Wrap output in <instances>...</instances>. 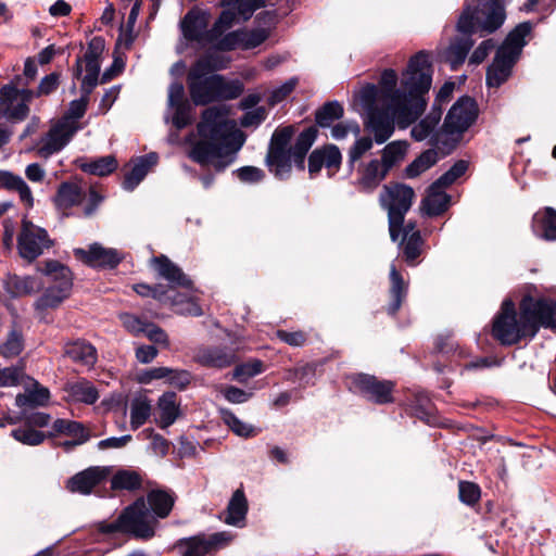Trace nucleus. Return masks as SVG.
<instances>
[{
	"mask_svg": "<svg viewBox=\"0 0 556 556\" xmlns=\"http://www.w3.org/2000/svg\"><path fill=\"white\" fill-rule=\"evenodd\" d=\"M263 371V364L260 361H252L242 365H239L233 370V378L240 382H244L247 379L254 377Z\"/></svg>",
	"mask_w": 556,
	"mask_h": 556,
	"instance_id": "obj_55",
	"label": "nucleus"
},
{
	"mask_svg": "<svg viewBox=\"0 0 556 556\" xmlns=\"http://www.w3.org/2000/svg\"><path fill=\"white\" fill-rule=\"evenodd\" d=\"M23 377V372L15 367L0 369V388L17 386Z\"/></svg>",
	"mask_w": 556,
	"mask_h": 556,
	"instance_id": "obj_63",
	"label": "nucleus"
},
{
	"mask_svg": "<svg viewBox=\"0 0 556 556\" xmlns=\"http://www.w3.org/2000/svg\"><path fill=\"white\" fill-rule=\"evenodd\" d=\"M229 540L230 538L225 532L214 533L208 536L197 535L180 540L176 548L181 556H205Z\"/></svg>",
	"mask_w": 556,
	"mask_h": 556,
	"instance_id": "obj_16",
	"label": "nucleus"
},
{
	"mask_svg": "<svg viewBox=\"0 0 556 556\" xmlns=\"http://www.w3.org/2000/svg\"><path fill=\"white\" fill-rule=\"evenodd\" d=\"M407 151V141H392L382 149L380 162L383 164L387 170L390 172L393 167L399 166L405 160Z\"/></svg>",
	"mask_w": 556,
	"mask_h": 556,
	"instance_id": "obj_35",
	"label": "nucleus"
},
{
	"mask_svg": "<svg viewBox=\"0 0 556 556\" xmlns=\"http://www.w3.org/2000/svg\"><path fill=\"white\" fill-rule=\"evenodd\" d=\"M172 108L175 110L172 121L176 128L181 129L191 124L193 116L192 108L189 103L174 105Z\"/></svg>",
	"mask_w": 556,
	"mask_h": 556,
	"instance_id": "obj_57",
	"label": "nucleus"
},
{
	"mask_svg": "<svg viewBox=\"0 0 556 556\" xmlns=\"http://www.w3.org/2000/svg\"><path fill=\"white\" fill-rule=\"evenodd\" d=\"M12 437L16 441L30 446L41 444L46 438L41 431L35 430L33 427L27 425H25V427L12 430Z\"/></svg>",
	"mask_w": 556,
	"mask_h": 556,
	"instance_id": "obj_53",
	"label": "nucleus"
},
{
	"mask_svg": "<svg viewBox=\"0 0 556 556\" xmlns=\"http://www.w3.org/2000/svg\"><path fill=\"white\" fill-rule=\"evenodd\" d=\"M444 188L437 185V181L430 186L428 194L422 201V210L427 215H440L447 208L450 197L443 191Z\"/></svg>",
	"mask_w": 556,
	"mask_h": 556,
	"instance_id": "obj_29",
	"label": "nucleus"
},
{
	"mask_svg": "<svg viewBox=\"0 0 556 556\" xmlns=\"http://www.w3.org/2000/svg\"><path fill=\"white\" fill-rule=\"evenodd\" d=\"M88 102L89 93L83 91V96L70 103L66 113L59 121L66 126L74 127L77 132L81 128L79 119L85 115Z\"/></svg>",
	"mask_w": 556,
	"mask_h": 556,
	"instance_id": "obj_40",
	"label": "nucleus"
},
{
	"mask_svg": "<svg viewBox=\"0 0 556 556\" xmlns=\"http://www.w3.org/2000/svg\"><path fill=\"white\" fill-rule=\"evenodd\" d=\"M394 382L379 380L377 377L367 374H357L352 377V388L369 401L377 404H388L394 401Z\"/></svg>",
	"mask_w": 556,
	"mask_h": 556,
	"instance_id": "obj_13",
	"label": "nucleus"
},
{
	"mask_svg": "<svg viewBox=\"0 0 556 556\" xmlns=\"http://www.w3.org/2000/svg\"><path fill=\"white\" fill-rule=\"evenodd\" d=\"M147 500L153 513L160 518L168 516L174 505L173 495L163 490H152L148 493Z\"/></svg>",
	"mask_w": 556,
	"mask_h": 556,
	"instance_id": "obj_42",
	"label": "nucleus"
},
{
	"mask_svg": "<svg viewBox=\"0 0 556 556\" xmlns=\"http://www.w3.org/2000/svg\"><path fill=\"white\" fill-rule=\"evenodd\" d=\"M361 132V128L357 123L355 122H343L338 123L332 126L331 128V137L336 140H342L346 138L349 134H353L355 136H358Z\"/></svg>",
	"mask_w": 556,
	"mask_h": 556,
	"instance_id": "obj_60",
	"label": "nucleus"
},
{
	"mask_svg": "<svg viewBox=\"0 0 556 556\" xmlns=\"http://www.w3.org/2000/svg\"><path fill=\"white\" fill-rule=\"evenodd\" d=\"M0 188L16 191L21 201L27 207H31L34 205V198L30 188L21 176L7 170H0Z\"/></svg>",
	"mask_w": 556,
	"mask_h": 556,
	"instance_id": "obj_31",
	"label": "nucleus"
},
{
	"mask_svg": "<svg viewBox=\"0 0 556 556\" xmlns=\"http://www.w3.org/2000/svg\"><path fill=\"white\" fill-rule=\"evenodd\" d=\"M142 477L136 470L121 469L118 470L111 480V486L113 490H127L134 491L141 486Z\"/></svg>",
	"mask_w": 556,
	"mask_h": 556,
	"instance_id": "obj_44",
	"label": "nucleus"
},
{
	"mask_svg": "<svg viewBox=\"0 0 556 556\" xmlns=\"http://www.w3.org/2000/svg\"><path fill=\"white\" fill-rule=\"evenodd\" d=\"M156 520L149 511L146 502L140 498L128 506L119 517L111 522H101L103 533H130L136 538L150 539L154 535Z\"/></svg>",
	"mask_w": 556,
	"mask_h": 556,
	"instance_id": "obj_7",
	"label": "nucleus"
},
{
	"mask_svg": "<svg viewBox=\"0 0 556 556\" xmlns=\"http://www.w3.org/2000/svg\"><path fill=\"white\" fill-rule=\"evenodd\" d=\"M459 498L467 505H473L480 497V489L472 482H459Z\"/></svg>",
	"mask_w": 556,
	"mask_h": 556,
	"instance_id": "obj_58",
	"label": "nucleus"
},
{
	"mask_svg": "<svg viewBox=\"0 0 556 556\" xmlns=\"http://www.w3.org/2000/svg\"><path fill=\"white\" fill-rule=\"evenodd\" d=\"M151 263L157 274L173 286L186 288L191 286V280L167 256L161 255L153 257Z\"/></svg>",
	"mask_w": 556,
	"mask_h": 556,
	"instance_id": "obj_26",
	"label": "nucleus"
},
{
	"mask_svg": "<svg viewBox=\"0 0 556 556\" xmlns=\"http://www.w3.org/2000/svg\"><path fill=\"white\" fill-rule=\"evenodd\" d=\"M157 162V155L150 153L138 159L132 169L125 176L123 187L126 190H134L146 177L149 169Z\"/></svg>",
	"mask_w": 556,
	"mask_h": 556,
	"instance_id": "obj_32",
	"label": "nucleus"
},
{
	"mask_svg": "<svg viewBox=\"0 0 556 556\" xmlns=\"http://www.w3.org/2000/svg\"><path fill=\"white\" fill-rule=\"evenodd\" d=\"M67 392L73 401L86 404H93L99 397L96 388L87 381L71 384L67 388Z\"/></svg>",
	"mask_w": 556,
	"mask_h": 556,
	"instance_id": "obj_49",
	"label": "nucleus"
},
{
	"mask_svg": "<svg viewBox=\"0 0 556 556\" xmlns=\"http://www.w3.org/2000/svg\"><path fill=\"white\" fill-rule=\"evenodd\" d=\"M269 36V27H258L252 30H237L226 34L219 41V51H230L237 48L253 49L263 43Z\"/></svg>",
	"mask_w": 556,
	"mask_h": 556,
	"instance_id": "obj_17",
	"label": "nucleus"
},
{
	"mask_svg": "<svg viewBox=\"0 0 556 556\" xmlns=\"http://www.w3.org/2000/svg\"><path fill=\"white\" fill-rule=\"evenodd\" d=\"M34 97L35 92L33 90L17 89L12 85H5L0 90L4 114L15 121H23L28 116V103L31 102Z\"/></svg>",
	"mask_w": 556,
	"mask_h": 556,
	"instance_id": "obj_14",
	"label": "nucleus"
},
{
	"mask_svg": "<svg viewBox=\"0 0 556 556\" xmlns=\"http://www.w3.org/2000/svg\"><path fill=\"white\" fill-rule=\"evenodd\" d=\"M208 15L199 10L189 11L181 21L184 37L189 41H195L201 47L213 49L211 52H219V41L213 28L207 29Z\"/></svg>",
	"mask_w": 556,
	"mask_h": 556,
	"instance_id": "obj_12",
	"label": "nucleus"
},
{
	"mask_svg": "<svg viewBox=\"0 0 556 556\" xmlns=\"http://www.w3.org/2000/svg\"><path fill=\"white\" fill-rule=\"evenodd\" d=\"M533 232L545 240H556V211L545 207L533 216Z\"/></svg>",
	"mask_w": 556,
	"mask_h": 556,
	"instance_id": "obj_27",
	"label": "nucleus"
},
{
	"mask_svg": "<svg viewBox=\"0 0 556 556\" xmlns=\"http://www.w3.org/2000/svg\"><path fill=\"white\" fill-rule=\"evenodd\" d=\"M267 116V111L264 106H258L254 110L248 111L241 118L240 125L242 127H256L258 126Z\"/></svg>",
	"mask_w": 556,
	"mask_h": 556,
	"instance_id": "obj_61",
	"label": "nucleus"
},
{
	"mask_svg": "<svg viewBox=\"0 0 556 556\" xmlns=\"http://www.w3.org/2000/svg\"><path fill=\"white\" fill-rule=\"evenodd\" d=\"M532 26L525 22L517 25L507 36L503 45L496 51L493 63L486 72V84L489 87L501 86L510 75L513 65L519 58L526 45V37L530 34Z\"/></svg>",
	"mask_w": 556,
	"mask_h": 556,
	"instance_id": "obj_6",
	"label": "nucleus"
},
{
	"mask_svg": "<svg viewBox=\"0 0 556 556\" xmlns=\"http://www.w3.org/2000/svg\"><path fill=\"white\" fill-rule=\"evenodd\" d=\"M341 162L342 155L339 148L334 144H326L311 153L308 157V172L311 176H314L325 167L329 176H332L339 170Z\"/></svg>",
	"mask_w": 556,
	"mask_h": 556,
	"instance_id": "obj_19",
	"label": "nucleus"
},
{
	"mask_svg": "<svg viewBox=\"0 0 556 556\" xmlns=\"http://www.w3.org/2000/svg\"><path fill=\"white\" fill-rule=\"evenodd\" d=\"M388 173L378 159L362 163L357 168L358 189L364 192H372L386 179Z\"/></svg>",
	"mask_w": 556,
	"mask_h": 556,
	"instance_id": "obj_24",
	"label": "nucleus"
},
{
	"mask_svg": "<svg viewBox=\"0 0 556 556\" xmlns=\"http://www.w3.org/2000/svg\"><path fill=\"white\" fill-rule=\"evenodd\" d=\"M478 117V108L469 97H463L455 102L445 116L441 132L433 134L435 143H445L442 136H446L454 146L460 140Z\"/></svg>",
	"mask_w": 556,
	"mask_h": 556,
	"instance_id": "obj_10",
	"label": "nucleus"
},
{
	"mask_svg": "<svg viewBox=\"0 0 556 556\" xmlns=\"http://www.w3.org/2000/svg\"><path fill=\"white\" fill-rule=\"evenodd\" d=\"M52 245L53 241L45 228L35 225L30 220H22L17 236V250L22 258L33 262Z\"/></svg>",
	"mask_w": 556,
	"mask_h": 556,
	"instance_id": "obj_11",
	"label": "nucleus"
},
{
	"mask_svg": "<svg viewBox=\"0 0 556 556\" xmlns=\"http://www.w3.org/2000/svg\"><path fill=\"white\" fill-rule=\"evenodd\" d=\"M505 13L501 0H479L477 7H467L459 16L457 28L464 37L455 40L446 52L452 70L460 65L473 42L467 35L478 31L493 33L504 23Z\"/></svg>",
	"mask_w": 556,
	"mask_h": 556,
	"instance_id": "obj_4",
	"label": "nucleus"
},
{
	"mask_svg": "<svg viewBox=\"0 0 556 556\" xmlns=\"http://www.w3.org/2000/svg\"><path fill=\"white\" fill-rule=\"evenodd\" d=\"M248 511V502L242 490L233 492L225 516V522L235 527H243Z\"/></svg>",
	"mask_w": 556,
	"mask_h": 556,
	"instance_id": "obj_30",
	"label": "nucleus"
},
{
	"mask_svg": "<svg viewBox=\"0 0 556 556\" xmlns=\"http://www.w3.org/2000/svg\"><path fill=\"white\" fill-rule=\"evenodd\" d=\"M368 111V127L374 132L375 141L379 144L386 142L394 131L396 119L381 103L365 106Z\"/></svg>",
	"mask_w": 556,
	"mask_h": 556,
	"instance_id": "obj_18",
	"label": "nucleus"
},
{
	"mask_svg": "<svg viewBox=\"0 0 556 556\" xmlns=\"http://www.w3.org/2000/svg\"><path fill=\"white\" fill-rule=\"evenodd\" d=\"M151 403L146 396H137L130 404V426L132 430L141 427L151 415Z\"/></svg>",
	"mask_w": 556,
	"mask_h": 556,
	"instance_id": "obj_46",
	"label": "nucleus"
},
{
	"mask_svg": "<svg viewBox=\"0 0 556 556\" xmlns=\"http://www.w3.org/2000/svg\"><path fill=\"white\" fill-rule=\"evenodd\" d=\"M441 110L433 109L425 118L412 128V137L417 141H422L433 134L441 119Z\"/></svg>",
	"mask_w": 556,
	"mask_h": 556,
	"instance_id": "obj_47",
	"label": "nucleus"
},
{
	"mask_svg": "<svg viewBox=\"0 0 556 556\" xmlns=\"http://www.w3.org/2000/svg\"><path fill=\"white\" fill-rule=\"evenodd\" d=\"M65 434L75 438V443H85L90 434L80 422L68 419H56L52 425L50 435Z\"/></svg>",
	"mask_w": 556,
	"mask_h": 556,
	"instance_id": "obj_36",
	"label": "nucleus"
},
{
	"mask_svg": "<svg viewBox=\"0 0 556 556\" xmlns=\"http://www.w3.org/2000/svg\"><path fill=\"white\" fill-rule=\"evenodd\" d=\"M291 160H293L292 151L281 149H268L266 161L270 170L276 176L282 178L291 170Z\"/></svg>",
	"mask_w": 556,
	"mask_h": 556,
	"instance_id": "obj_37",
	"label": "nucleus"
},
{
	"mask_svg": "<svg viewBox=\"0 0 556 556\" xmlns=\"http://www.w3.org/2000/svg\"><path fill=\"white\" fill-rule=\"evenodd\" d=\"M397 75L386 70L380 78L379 88L368 85L361 90L359 99L364 106L381 103L396 119L400 128H407L424 113L432 83V70L429 55L425 51L415 54L403 73L401 88L395 89Z\"/></svg>",
	"mask_w": 556,
	"mask_h": 556,
	"instance_id": "obj_1",
	"label": "nucleus"
},
{
	"mask_svg": "<svg viewBox=\"0 0 556 556\" xmlns=\"http://www.w3.org/2000/svg\"><path fill=\"white\" fill-rule=\"evenodd\" d=\"M50 392L49 390L39 384L37 381L33 382V388H27L25 393L17 394L15 404L18 407H37L45 406L49 402Z\"/></svg>",
	"mask_w": 556,
	"mask_h": 556,
	"instance_id": "obj_34",
	"label": "nucleus"
},
{
	"mask_svg": "<svg viewBox=\"0 0 556 556\" xmlns=\"http://www.w3.org/2000/svg\"><path fill=\"white\" fill-rule=\"evenodd\" d=\"M414 197L413 188L403 184L386 185L380 193V204L388 211L389 230L392 241L399 239L404 216L410 208Z\"/></svg>",
	"mask_w": 556,
	"mask_h": 556,
	"instance_id": "obj_9",
	"label": "nucleus"
},
{
	"mask_svg": "<svg viewBox=\"0 0 556 556\" xmlns=\"http://www.w3.org/2000/svg\"><path fill=\"white\" fill-rule=\"evenodd\" d=\"M230 58L219 52H206L188 73V85L192 101L197 105H205L215 101L216 74L210 73L226 68Z\"/></svg>",
	"mask_w": 556,
	"mask_h": 556,
	"instance_id": "obj_5",
	"label": "nucleus"
},
{
	"mask_svg": "<svg viewBox=\"0 0 556 556\" xmlns=\"http://www.w3.org/2000/svg\"><path fill=\"white\" fill-rule=\"evenodd\" d=\"M76 134L75 128L66 126L60 121L53 123L49 130L41 136L35 146L36 153L43 159L64 149Z\"/></svg>",
	"mask_w": 556,
	"mask_h": 556,
	"instance_id": "obj_15",
	"label": "nucleus"
},
{
	"mask_svg": "<svg viewBox=\"0 0 556 556\" xmlns=\"http://www.w3.org/2000/svg\"><path fill=\"white\" fill-rule=\"evenodd\" d=\"M84 198V190L77 182H63L59 187L55 203L60 208H68L79 204Z\"/></svg>",
	"mask_w": 556,
	"mask_h": 556,
	"instance_id": "obj_38",
	"label": "nucleus"
},
{
	"mask_svg": "<svg viewBox=\"0 0 556 556\" xmlns=\"http://www.w3.org/2000/svg\"><path fill=\"white\" fill-rule=\"evenodd\" d=\"M343 106L339 102H327L316 112V123L323 128L330 127L343 116Z\"/></svg>",
	"mask_w": 556,
	"mask_h": 556,
	"instance_id": "obj_48",
	"label": "nucleus"
},
{
	"mask_svg": "<svg viewBox=\"0 0 556 556\" xmlns=\"http://www.w3.org/2000/svg\"><path fill=\"white\" fill-rule=\"evenodd\" d=\"M438 161L439 154L434 149L426 150L405 168V174L408 178H415L433 166Z\"/></svg>",
	"mask_w": 556,
	"mask_h": 556,
	"instance_id": "obj_45",
	"label": "nucleus"
},
{
	"mask_svg": "<svg viewBox=\"0 0 556 556\" xmlns=\"http://www.w3.org/2000/svg\"><path fill=\"white\" fill-rule=\"evenodd\" d=\"M540 326L556 329V303L551 300L523 299L517 319L510 300L502 304L501 313L493 324V336L502 343L511 345L523 338L535 336Z\"/></svg>",
	"mask_w": 556,
	"mask_h": 556,
	"instance_id": "obj_3",
	"label": "nucleus"
},
{
	"mask_svg": "<svg viewBox=\"0 0 556 556\" xmlns=\"http://www.w3.org/2000/svg\"><path fill=\"white\" fill-rule=\"evenodd\" d=\"M293 135V130L290 127L278 129L273 134L269 149H281L288 150L289 142Z\"/></svg>",
	"mask_w": 556,
	"mask_h": 556,
	"instance_id": "obj_62",
	"label": "nucleus"
},
{
	"mask_svg": "<svg viewBox=\"0 0 556 556\" xmlns=\"http://www.w3.org/2000/svg\"><path fill=\"white\" fill-rule=\"evenodd\" d=\"M74 254L92 267H115L122 260L115 249L104 248L99 243L89 245L87 250L75 249Z\"/></svg>",
	"mask_w": 556,
	"mask_h": 556,
	"instance_id": "obj_21",
	"label": "nucleus"
},
{
	"mask_svg": "<svg viewBox=\"0 0 556 556\" xmlns=\"http://www.w3.org/2000/svg\"><path fill=\"white\" fill-rule=\"evenodd\" d=\"M390 294L392 298V302L390 303L388 311L390 314H395L401 307L402 302L406 296L407 286L394 265H392L390 268Z\"/></svg>",
	"mask_w": 556,
	"mask_h": 556,
	"instance_id": "obj_41",
	"label": "nucleus"
},
{
	"mask_svg": "<svg viewBox=\"0 0 556 556\" xmlns=\"http://www.w3.org/2000/svg\"><path fill=\"white\" fill-rule=\"evenodd\" d=\"M236 20V13L226 10L223 11L218 20L213 25V31L216 34V40H220L225 35L224 33L229 29Z\"/></svg>",
	"mask_w": 556,
	"mask_h": 556,
	"instance_id": "obj_59",
	"label": "nucleus"
},
{
	"mask_svg": "<svg viewBox=\"0 0 556 556\" xmlns=\"http://www.w3.org/2000/svg\"><path fill=\"white\" fill-rule=\"evenodd\" d=\"M43 274L47 277L43 286L48 287L34 304L38 311L59 307L70 296L73 287L71 270L56 261L47 262Z\"/></svg>",
	"mask_w": 556,
	"mask_h": 556,
	"instance_id": "obj_8",
	"label": "nucleus"
},
{
	"mask_svg": "<svg viewBox=\"0 0 556 556\" xmlns=\"http://www.w3.org/2000/svg\"><path fill=\"white\" fill-rule=\"evenodd\" d=\"M121 320L124 327L137 337H146L155 344L168 345L166 332L159 326L146 323L132 314H122Z\"/></svg>",
	"mask_w": 556,
	"mask_h": 556,
	"instance_id": "obj_22",
	"label": "nucleus"
},
{
	"mask_svg": "<svg viewBox=\"0 0 556 556\" xmlns=\"http://www.w3.org/2000/svg\"><path fill=\"white\" fill-rule=\"evenodd\" d=\"M316 137L317 130L309 127L299 135L295 144L291 148L293 161L299 168L304 169L305 155L315 142Z\"/></svg>",
	"mask_w": 556,
	"mask_h": 556,
	"instance_id": "obj_39",
	"label": "nucleus"
},
{
	"mask_svg": "<svg viewBox=\"0 0 556 556\" xmlns=\"http://www.w3.org/2000/svg\"><path fill=\"white\" fill-rule=\"evenodd\" d=\"M159 410V425L162 428H167L173 425L179 414V406L177 404V395L174 392L164 393L157 401Z\"/></svg>",
	"mask_w": 556,
	"mask_h": 556,
	"instance_id": "obj_33",
	"label": "nucleus"
},
{
	"mask_svg": "<svg viewBox=\"0 0 556 556\" xmlns=\"http://www.w3.org/2000/svg\"><path fill=\"white\" fill-rule=\"evenodd\" d=\"M3 283L11 298L30 295L43 287V281L34 276L8 275Z\"/></svg>",
	"mask_w": 556,
	"mask_h": 556,
	"instance_id": "obj_25",
	"label": "nucleus"
},
{
	"mask_svg": "<svg viewBox=\"0 0 556 556\" xmlns=\"http://www.w3.org/2000/svg\"><path fill=\"white\" fill-rule=\"evenodd\" d=\"M214 87L216 91L215 101L237 99L244 90L242 81L239 79L226 80L222 75H216Z\"/></svg>",
	"mask_w": 556,
	"mask_h": 556,
	"instance_id": "obj_43",
	"label": "nucleus"
},
{
	"mask_svg": "<svg viewBox=\"0 0 556 556\" xmlns=\"http://www.w3.org/2000/svg\"><path fill=\"white\" fill-rule=\"evenodd\" d=\"M104 50V41L94 37L89 43L84 56L86 75L83 77L81 90L90 93L98 84L100 72L99 58Z\"/></svg>",
	"mask_w": 556,
	"mask_h": 556,
	"instance_id": "obj_20",
	"label": "nucleus"
},
{
	"mask_svg": "<svg viewBox=\"0 0 556 556\" xmlns=\"http://www.w3.org/2000/svg\"><path fill=\"white\" fill-rule=\"evenodd\" d=\"M110 475V467H89L72 477L67 482V488L72 492L89 494L94 486L104 481Z\"/></svg>",
	"mask_w": 556,
	"mask_h": 556,
	"instance_id": "obj_23",
	"label": "nucleus"
},
{
	"mask_svg": "<svg viewBox=\"0 0 556 556\" xmlns=\"http://www.w3.org/2000/svg\"><path fill=\"white\" fill-rule=\"evenodd\" d=\"M468 168V162L464 160L457 161L446 173L440 176L435 181L437 185L448 187L456 181Z\"/></svg>",
	"mask_w": 556,
	"mask_h": 556,
	"instance_id": "obj_54",
	"label": "nucleus"
},
{
	"mask_svg": "<svg viewBox=\"0 0 556 556\" xmlns=\"http://www.w3.org/2000/svg\"><path fill=\"white\" fill-rule=\"evenodd\" d=\"M227 105L211 106L202 113L198 124L199 140L189 156L202 166L213 165L218 172L229 166L244 143L243 135L228 118Z\"/></svg>",
	"mask_w": 556,
	"mask_h": 556,
	"instance_id": "obj_2",
	"label": "nucleus"
},
{
	"mask_svg": "<svg viewBox=\"0 0 556 556\" xmlns=\"http://www.w3.org/2000/svg\"><path fill=\"white\" fill-rule=\"evenodd\" d=\"M194 357L203 366L219 369L232 365L237 359L233 350H198Z\"/></svg>",
	"mask_w": 556,
	"mask_h": 556,
	"instance_id": "obj_28",
	"label": "nucleus"
},
{
	"mask_svg": "<svg viewBox=\"0 0 556 556\" xmlns=\"http://www.w3.org/2000/svg\"><path fill=\"white\" fill-rule=\"evenodd\" d=\"M117 162L114 156L106 155L84 165V170L97 176H106L115 170Z\"/></svg>",
	"mask_w": 556,
	"mask_h": 556,
	"instance_id": "obj_52",
	"label": "nucleus"
},
{
	"mask_svg": "<svg viewBox=\"0 0 556 556\" xmlns=\"http://www.w3.org/2000/svg\"><path fill=\"white\" fill-rule=\"evenodd\" d=\"M415 413L420 419L430 422V417L432 415V405L429 397L426 394L416 395Z\"/></svg>",
	"mask_w": 556,
	"mask_h": 556,
	"instance_id": "obj_64",
	"label": "nucleus"
},
{
	"mask_svg": "<svg viewBox=\"0 0 556 556\" xmlns=\"http://www.w3.org/2000/svg\"><path fill=\"white\" fill-rule=\"evenodd\" d=\"M403 254L405 261L414 265L415 261L420 256L424 247V240L419 231H413L410 236L403 237Z\"/></svg>",
	"mask_w": 556,
	"mask_h": 556,
	"instance_id": "obj_50",
	"label": "nucleus"
},
{
	"mask_svg": "<svg viewBox=\"0 0 556 556\" xmlns=\"http://www.w3.org/2000/svg\"><path fill=\"white\" fill-rule=\"evenodd\" d=\"M372 148V139L370 137L358 138L349 150V165L352 168L354 163L358 161L366 152Z\"/></svg>",
	"mask_w": 556,
	"mask_h": 556,
	"instance_id": "obj_56",
	"label": "nucleus"
},
{
	"mask_svg": "<svg viewBox=\"0 0 556 556\" xmlns=\"http://www.w3.org/2000/svg\"><path fill=\"white\" fill-rule=\"evenodd\" d=\"M220 415L223 421L228 426V428L239 437L250 438L256 435L255 429L249 425L240 420L233 413L227 409H220Z\"/></svg>",
	"mask_w": 556,
	"mask_h": 556,
	"instance_id": "obj_51",
	"label": "nucleus"
}]
</instances>
